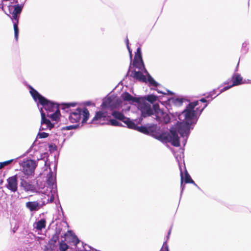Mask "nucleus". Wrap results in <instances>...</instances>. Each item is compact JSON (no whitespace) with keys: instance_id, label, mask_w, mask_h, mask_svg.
Here are the masks:
<instances>
[{"instance_id":"obj_22","label":"nucleus","mask_w":251,"mask_h":251,"mask_svg":"<svg viewBox=\"0 0 251 251\" xmlns=\"http://www.w3.org/2000/svg\"><path fill=\"white\" fill-rule=\"evenodd\" d=\"M39 204L38 201H28L26 202L25 206L31 212L39 210Z\"/></svg>"},{"instance_id":"obj_35","label":"nucleus","mask_w":251,"mask_h":251,"mask_svg":"<svg viewBox=\"0 0 251 251\" xmlns=\"http://www.w3.org/2000/svg\"><path fill=\"white\" fill-rule=\"evenodd\" d=\"M249 45V42L245 41L242 44L241 51L243 53H246L248 51L247 46Z\"/></svg>"},{"instance_id":"obj_20","label":"nucleus","mask_w":251,"mask_h":251,"mask_svg":"<svg viewBox=\"0 0 251 251\" xmlns=\"http://www.w3.org/2000/svg\"><path fill=\"white\" fill-rule=\"evenodd\" d=\"M140 100L144 102L148 101L152 104L157 100L158 97L153 94H150L144 96H140Z\"/></svg>"},{"instance_id":"obj_6","label":"nucleus","mask_w":251,"mask_h":251,"mask_svg":"<svg viewBox=\"0 0 251 251\" xmlns=\"http://www.w3.org/2000/svg\"><path fill=\"white\" fill-rule=\"evenodd\" d=\"M131 64L130 63L128 71L125 75V77L130 76L136 80H138L142 82H148L150 86H151L155 88L160 85V84L150 75L148 72V73H145L147 75L146 77L143 74V72L141 71H137L135 70H134L131 71Z\"/></svg>"},{"instance_id":"obj_54","label":"nucleus","mask_w":251,"mask_h":251,"mask_svg":"<svg viewBox=\"0 0 251 251\" xmlns=\"http://www.w3.org/2000/svg\"><path fill=\"white\" fill-rule=\"evenodd\" d=\"M238 65H239V62L238 63L237 65V67H236V69H235V72H236V71H238Z\"/></svg>"},{"instance_id":"obj_28","label":"nucleus","mask_w":251,"mask_h":251,"mask_svg":"<svg viewBox=\"0 0 251 251\" xmlns=\"http://www.w3.org/2000/svg\"><path fill=\"white\" fill-rule=\"evenodd\" d=\"M121 101L120 100L117 99L115 100L113 99L109 109H110L112 111L113 110H116L115 109L119 108V107L121 106Z\"/></svg>"},{"instance_id":"obj_36","label":"nucleus","mask_w":251,"mask_h":251,"mask_svg":"<svg viewBox=\"0 0 251 251\" xmlns=\"http://www.w3.org/2000/svg\"><path fill=\"white\" fill-rule=\"evenodd\" d=\"M134 57H135V59H136L137 57L140 58H142L141 48L140 47H138L136 51L135 52Z\"/></svg>"},{"instance_id":"obj_37","label":"nucleus","mask_w":251,"mask_h":251,"mask_svg":"<svg viewBox=\"0 0 251 251\" xmlns=\"http://www.w3.org/2000/svg\"><path fill=\"white\" fill-rule=\"evenodd\" d=\"M15 159H12L9 160H7L4 162H0V169L3 168L4 166L8 165L11 162H12Z\"/></svg>"},{"instance_id":"obj_23","label":"nucleus","mask_w":251,"mask_h":251,"mask_svg":"<svg viewBox=\"0 0 251 251\" xmlns=\"http://www.w3.org/2000/svg\"><path fill=\"white\" fill-rule=\"evenodd\" d=\"M184 181L185 183H191L194 185L196 187H197L199 189H200L199 186H198L197 184L194 182V181L192 179L191 176L188 173L185 167H184Z\"/></svg>"},{"instance_id":"obj_17","label":"nucleus","mask_w":251,"mask_h":251,"mask_svg":"<svg viewBox=\"0 0 251 251\" xmlns=\"http://www.w3.org/2000/svg\"><path fill=\"white\" fill-rule=\"evenodd\" d=\"M132 65L133 67L138 69L140 71H142L144 73H148V71L145 68V64L143 60V58H134Z\"/></svg>"},{"instance_id":"obj_40","label":"nucleus","mask_w":251,"mask_h":251,"mask_svg":"<svg viewBox=\"0 0 251 251\" xmlns=\"http://www.w3.org/2000/svg\"><path fill=\"white\" fill-rule=\"evenodd\" d=\"M159 251H170L168 246L167 244V241L164 242L163 246Z\"/></svg>"},{"instance_id":"obj_26","label":"nucleus","mask_w":251,"mask_h":251,"mask_svg":"<svg viewBox=\"0 0 251 251\" xmlns=\"http://www.w3.org/2000/svg\"><path fill=\"white\" fill-rule=\"evenodd\" d=\"M60 105L63 110H64L66 112H68L70 107L75 106L76 105V103L75 102H63L60 104Z\"/></svg>"},{"instance_id":"obj_43","label":"nucleus","mask_w":251,"mask_h":251,"mask_svg":"<svg viewBox=\"0 0 251 251\" xmlns=\"http://www.w3.org/2000/svg\"><path fill=\"white\" fill-rule=\"evenodd\" d=\"M55 194H54L53 193H51V196L50 197V199H48L47 200V201H48V203L49 202H52L54 200V195Z\"/></svg>"},{"instance_id":"obj_19","label":"nucleus","mask_w":251,"mask_h":251,"mask_svg":"<svg viewBox=\"0 0 251 251\" xmlns=\"http://www.w3.org/2000/svg\"><path fill=\"white\" fill-rule=\"evenodd\" d=\"M108 117L107 112H105L104 110L97 111L96 112L95 116L92 120V123L99 120L107 121Z\"/></svg>"},{"instance_id":"obj_24","label":"nucleus","mask_w":251,"mask_h":251,"mask_svg":"<svg viewBox=\"0 0 251 251\" xmlns=\"http://www.w3.org/2000/svg\"><path fill=\"white\" fill-rule=\"evenodd\" d=\"M46 221L45 219H41L34 224V227L38 230H42L46 227Z\"/></svg>"},{"instance_id":"obj_7","label":"nucleus","mask_w":251,"mask_h":251,"mask_svg":"<svg viewBox=\"0 0 251 251\" xmlns=\"http://www.w3.org/2000/svg\"><path fill=\"white\" fill-rule=\"evenodd\" d=\"M23 8V4H17L14 5H9L8 10L9 13L11 14V19L13 24L14 30V37L16 41H18L19 29L18 27L19 19L20 15Z\"/></svg>"},{"instance_id":"obj_31","label":"nucleus","mask_w":251,"mask_h":251,"mask_svg":"<svg viewBox=\"0 0 251 251\" xmlns=\"http://www.w3.org/2000/svg\"><path fill=\"white\" fill-rule=\"evenodd\" d=\"M72 241L71 242L74 244V245L75 247V249L77 247V245L80 242V240L78 239L77 236L74 233H72Z\"/></svg>"},{"instance_id":"obj_29","label":"nucleus","mask_w":251,"mask_h":251,"mask_svg":"<svg viewBox=\"0 0 251 251\" xmlns=\"http://www.w3.org/2000/svg\"><path fill=\"white\" fill-rule=\"evenodd\" d=\"M112 100L113 99L110 97H108L107 99L103 100L101 104V107L103 109H109Z\"/></svg>"},{"instance_id":"obj_51","label":"nucleus","mask_w":251,"mask_h":251,"mask_svg":"<svg viewBox=\"0 0 251 251\" xmlns=\"http://www.w3.org/2000/svg\"><path fill=\"white\" fill-rule=\"evenodd\" d=\"M126 47H128L129 46V40H128L127 37H126Z\"/></svg>"},{"instance_id":"obj_32","label":"nucleus","mask_w":251,"mask_h":251,"mask_svg":"<svg viewBox=\"0 0 251 251\" xmlns=\"http://www.w3.org/2000/svg\"><path fill=\"white\" fill-rule=\"evenodd\" d=\"M80 126V124H76L75 125H70L68 126H66L62 127V130H70L73 129H75L78 128Z\"/></svg>"},{"instance_id":"obj_38","label":"nucleus","mask_w":251,"mask_h":251,"mask_svg":"<svg viewBox=\"0 0 251 251\" xmlns=\"http://www.w3.org/2000/svg\"><path fill=\"white\" fill-rule=\"evenodd\" d=\"M216 89H214L213 91L209 92L206 96V98L207 99H211V100H212L214 98L216 97L218 95H217L216 96L213 97V96L216 94Z\"/></svg>"},{"instance_id":"obj_49","label":"nucleus","mask_w":251,"mask_h":251,"mask_svg":"<svg viewBox=\"0 0 251 251\" xmlns=\"http://www.w3.org/2000/svg\"><path fill=\"white\" fill-rule=\"evenodd\" d=\"M171 229H170L169 230V231H168V234H167V236H166V238H167V240H168V239H169V236H170V234H171Z\"/></svg>"},{"instance_id":"obj_57","label":"nucleus","mask_w":251,"mask_h":251,"mask_svg":"<svg viewBox=\"0 0 251 251\" xmlns=\"http://www.w3.org/2000/svg\"><path fill=\"white\" fill-rule=\"evenodd\" d=\"M49 148H51V146H49Z\"/></svg>"},{"instance_id":"obj_3","label":"nucleus","mask_w":251,"mask_h":251,"mask_svg":"<svg viewBox=\"0 0 251 251\" xmlns=\"http://www.w3.org/2000/svg\"><path fill=\"white\" fill-rule=\"evenodd\" d=\"M111 115L114 119L123 122L128 128L136 130L144 134H151L154 132L156 128V126L153 124L138 126L130 118L125 117L122 112L117 110H113Z\"/></svg>"},{"instance_id":"obj_18","label":"nucleus","mask_w":251,"mask_h":251,"mask_svg":"<svg viewBox=\"0 0 251 251\" xmlns=\"http://www.w3.org/2000/svg\"><path fill=\"white\" fill-rule=\"evenodd\" d=\"M185 99L182 98H170L168 99L167 101V104L168 105H174V106L178 107L182 105V103Z\"/></svg>"},{"instance_id":"obj_52","label":"nucleus","mask_w":251,"mask_h":251,"mask_svg":"<svg viewBox=\"0 0 251 251\" xmlns=\"http://www.w3.org/2000/svg\"><path fill=\"white\" fill-rule=\"evenodd\" d=\"M166 91H167V92L168 94H170V95H174V93L173 92H172V91H170L169 90H166Z\"/></svg>"},{"instance_id":"obj_12","label":"nucleus","mask_w":251,"mask_h":251,"mask_svg":"<svg viewBox=\"0 0 251 251\" xmlns=\"http://www.w3.org/2000/svg\"><path fill=\"white\" fill-rule=\"evenodd\" d=\"M232 84L230 85L225 86L223 88L221 89L220 91V93L218 94L217 95H219L220 94L228 90L233 86H238L243 83V78L239 74H233L232 76Z\"/></svg>"},{"instance_id":"obj_48","label":"nucleus","mask_w":251,"mask_h":251,"mask_svg":"<svg viewBox=\"0 0 251 251\" xmlns=\"http://www.w3.org/2000/svg\"><path fill=\"white\" fill-rule=\"evenodd\" d=\"M92 102L91 101H87L85 102V104L87 106H90L92 104Z\"/></svg>"},{"instance_id":"obj_14","label":"nucleus","mask_w":251,"mask_h":251,"mask_svg":"<svg viewBox=\"0 0 251 251\" xmlns=\"http://www.w3.org/2000/svg\"><path fill=\"white\" fill-rule=\"evenodd\" d=\"M122 100L125 101H127L130 104H137L140 100V96L134 97L128 92H124L121 95Z\"/></svg>"},{"instance_id":"obj_4","label":"nucleus","mask_w":251,"mask_h":251,"mask_svg":"<svg viewBox=\"0 0 251 251\" xmlns=\"http://www.w3.org/2000/svg\"><path fill=\"white\" fill-rule=\"evenodd\" d=\"M199 104V101H194L189 102L186 106L185 108L181 112H176L175 113H171L169 110V113L171 114L173 119L176 120V117L181 121L182 117H184L185 120L190 121L189 125H195L203 110L207 106V104H205L204 106L199 111V114L197 116L195 114L193 108H195Z\"/></svg>"},{"instance_id":"obj_33","label":"nucleus","mask_w":251,"mask_h":251,"mask_svg":"<svg viewBox=\"0 0 251 251\" xmlns=\"http://www.w3.org/2000/svg\"><path fill=\"white\" fill-rule=\"evenodd\" d=\"M179 170H180V176H181V184H180V188H181L180 197H181L182 196L183 191H184L185 186L183 185V184L184 177H183V174H182V169L180 165H179Z\"/></svg>"},{"instance_id":"obj_56","label":"nucleus","mask_w":251,"mask_h":251,"mask_svg":"<svg viewBox=\"0 0 251 251\" xmlns=\"http://www.w3.org/2000/svg\"><path fill=\"white\" fill-rule=\"evenodd\" d=\"M228 83V81H226L224 83V84H227Z\"/></svg>"},{"instance_id":"obj_2","label":"nucleus","mask_w":251,"mask_h":251,"mask_svg":"<svg viewBox=\"0 0 251 251\" xmlns=\"http://www.w3.org/2000/svg\"><path fill=\"white\" fill-rule=\"evenodd\" d=\"M138 109L141 112V116L146 118L148 116L153 115L155 119L159 123L167 124L171 122V117L169 114L163 111L159 107L158 103H155L151 105L148 102H144L139 100L137 103Z\"/></svg>"},{"instance_id":"obj_1","label":"nucleus","mask_w":251,"mask_h":251,"mask_svg":"<svg viewBox=\"0 0 251 251\" xmlns=\"http://www.w3.org/2000/svg\"><path fill=\"white\" fill-rule=\"evenodd\" d=\"M29 93L38 106L41 105L47 112V116L52 121H57L61 116L58 103L51 101L40 94L30 85H27Z\"/></svg>"},{"instance_id":"obj_47","label":"nucleus","mask_w":251,"mask_h":251,"mask_svg":"<svg viewBox=\"0 0 251 251\" xmlns=\"http://www.w3.org/2000/svg\"><path fill=\"white\" fill-rule=\"evenodd\" d=\"M206 98H201L199 101V102L201 101L203 103H206L207 102V100H206Z\"/></svg>"},{"instance_id":"obj_8","label":"nucleus","mask_w":251,"mask_h":251,"mask_svg":"<svg viewBox=\"0 0 251 251\" xmlns=\"http://www.w3.org/2000/svg\"><path fill=\"white\" fill-rule=\"evenodd\" d=\"M190 121L182 119L180 122L178 121V132L180 136L183 138L182 143L185 146L190 133V130L193 129L195 125H189Z\"/></svg>"},{"instance_id":"obj_9","label":"nucleus","mask_w":251,"mask_h":251,"mask_svg":"<svg viewBox=\"0 0 251 251\" xmlns=\"http://www.w3.org/2000/svg\"><path fill=\"white\" fill-rule=\"evenodd\" d=\"M40 112L41 116V126L39 130L51 129L54 126V123H52L51 122L52 120L47 116V114L44 112L42 108H40Z\"/></svg>"},{"instance_id":"obj_16","label":"nucleus","mask_w":251,"mask_h":251,"mask_svg":"<svg viewBox=\"0 0 251 251\" xmlns=\"http://www.w3.org/2000/svg\"><path fill=\"white\" fill-rule=\"evenodd\" d=\"M82 109L77 108L74 111L70 112L69 119L71 123L79 122L81 118Z\"/></svg>"},{"instance_id":"obj_55","label":"nucleus","mask_w":251,"mask_h":251,"mask_svg":"<svg viewBox=\"0 0 251 251\" xmlns=\"http://www.w3.org/2000/svg\"><path fill=\"white\" fill-rule=\"evenodd\" d=\"M176 160L177 161V162H179L178 157L177 156H176ZM178 164H179V163H178Z\"/></svg>"},{"instance_id":"obj_25","label":"nucleus","mask_w":251,"mask_h":251,"mask_svg":"<svg viewBox=\"0 0 251 251\" xmlns=\"http://www.w3.org/2000/svg\"><path fill=\"white\" fill-rule=\"evenodd\" d=\"M107 125H111L115 126H123L122 123L115 119H112L110 116H108L107 118Z\"/></svg>"},{"instance_id":"obj_11","label":"nucleus","mask_w":251,"mask_h":251,"mask_svg":"<svg viewBox=\"0 0 251 251\" xmlns=\"http://www.w3.org/2000/svg\"><path fill=\"white\" fill-rule=\"evenodd\" d=\"M37 166L36 161L32 159L27 160L26 161L24 162L23 169L24 174L27 176L32 175L34 173Z\"/></svg>"},{"instance_id":"obj_58","label":"nucleus","mask_w":251,"mask_h":251,"mask_svg":"<svg viewBox=\"0 0 251 251\" xmlns=\"http://www.w3.org/2000/svg\"><path fill=\"white\" fill-rule=\"evenodd\" d=\"M18 158H19V157H17V158L15 159V160H16V159H18Z\"/></svg>"},{"instance_id":"obj_41","label":"nucleus","mask_w":251,"mask_h":251,"mask_svg":"<svg viewBox=\"0 0 251 251\" xmlns=\"http://www.w3.org/2000/svg\"><path fill=\"white\" fill-rule=\"evenodd\" d=\"M36 141V139L35 140V141L33 142V143L32 144V145H31V146L26 151L24 154L23 156H25L26 155H27V154H28L32 150V149L33 148V146H35V142Z\"/></svg>"},{"instance_id":"obj_13","label":"nucleus","mask_w":251,"mask_h":251,"mask_svg":"<svg viewBox=\"0 0 251 251\" xmlns=\"http://www.w3.org/2000/svg\"><path fill=\"white\" fill-rule=\"evenodd\" d=\"M6 187L12 192H15L18 190V181L17 176L9 177L7 179Z\"/></svg>"},{"instance_id":"obj_10","label":"nucleus","mask_w":251,"mask_h":251,"mask_svg":"<svg viewBox=\"0 0 251 251\" xmlns=\"http://www.w3.org/2000/svg\"><path fill=\"white\" fill-rule=\"evenodd\" d=\"M56 169L57 165H55L54 167V169L55 170L54 175L51 170H50L47 179V183L49 187L51 189V193H53L54 194L57 193V185L56 180Z\"/></svg>"},{"instance_id":"obj_53","label":"nucleus","mask_w":251,"mask_h":251,"mask_svg":"<svg viewBox=\"0 0 251 251\" xmlns=\"http://www.w3.org/2000/svg\"><path fill=\"white\" fill-rule=\"evenodd\" d=\"M60 207L61 211V212H62V215H64V212H63V209H62V207H61V205H60Z\"/></svg>"},{"instance_id":"obj_27","label":"nucleus","mask_w":251,"mask_h":251,"mask_svg":"<svg viewBox=\"0 0 251 251\" xmlns=\"http://www.w3.org/2000/svg\"><path fill=\"white\" fill-rule=\"evenodd\" d=\"M83 115V118L82 120V125L86 123L89 118L90 113L88 110L86 108H84L82 110L81 115Z\"/></svg>"},{"instance_id":"obj_42","label":"nucleus","mask_w":251,"mask_h":251,"mask_svg":"<svg viewBox=\"0 0 251 251\" xmlns=\"http://www.w3.org/2000/svg\"><path fill=\"white\" fill-rule=\"evenodd\" d=\"M48 203V201H38V203L39 204V209L42 208L43 206L45 205Z\"/></svg>"},{"instance_id":"obj_5","label":"nucleus","mask_w":251,"mask_h":251,"mask_svg":"<svg viewBox=\"0 0 251 251\" xmlns=\"http://www.w3.org/2000/svg\"><path fill=\"white\" fill-rule=\"evenodd\" d=\"M153 125L156 126L155 131L151 134H146L147 135H151L163 143H171L174 147H180V143L179 137L178 136V122L175 127H172L171 128L169 133L164 132L159 133L157 132L158 130V126L156 124Z\"/></svg>"},{"instance_id":"obj_50","label":"nucleus","mask_w":251,"mask_h":251,"mask_svg":"<svg viewBox=\"0 0 251 251\" xmlns=\"http://www.w3.org/2000/svg\"><path fill=\"white\" fill-rule=\"evenodd\" d=\"M2 2V0H1L0 1V8L3 10V5Z\"/></svg>"},{"instance_id":"obj_34","label":"nucleus","mask_w":251,"mask_h":251,"mask_svg":"<svg viewBox=\"0 0 251 251\" xmlns=\"http://www.w3.org/2000/svg\"><path fill=\"white\" fill-rule=\"evenodd\" d=\"M82 246L83 247L82 249H80L79 248L76 249V251H88L86 248V246H87L89 248L91 249L92 251H97V250L92 248L91 246L87 245L86 244H84L83 242H81Z\"/></svg>"},{"instance_id":"obj_21","label":"nucleus","mask_w":251,"mask_h":251,"mask_svg":"<svg viewBox=\"0 0 251 251\" xmlns=\"http://www.w3.org/2000/svg\"><path fill=\"white\" fill-rule=\"evenodd\" d=\"M20 186L22 187L24 190L28 192L30 191L32 192H36V189L35 186L30 184L29 183L26 182L25 180H23L21 183H20Z\"/></svg>"},{"instance_id":"obj_44","label":"nucleus","mask_w":251,"mask_h":251,"mask_svg":"<svg viewBox=\"0 0 251 251\" xmlns=\"http://www.w3.org/2000/svg\"><path fill=\"white\" fill-rule=\"evenodd\" d=\"M126 47H127V49L129 53L130 59V63L131 64V61H132V50H131V49L130 48L129 46Z\"/></svg>"},{"instance_id":"obj_30","label":"nucleus","mask_w":251,"mask_h":251,"mask_svg":"<svg viewBox=\"0 0 251 251\" xmlns=\"http://www.w3.org/2000/svg\"><path fill=\"white\" fill-rule=\"evenodd\" d=\"M69 248V246L65 242L64 240H61L59 243V249L60 251H66Z\"/></svg>"},{"instance_id":"obj_39","label":"nucleus","mask_w":251,"mask_h":251,"mask_svg":"<svg viewBox=\"0 0 251 251\" xmlns=\"http://www.w3.org/2000/svg\"><path fill=\"white\" fill-rule=\"evenodd\" d=\"M49 134L48 133L43 132H39L37 134V137L39 138H46L49 136Z\"/></svg>"},{"instance_id":"obj_15","label":"nucleus","mask_w":251,"mask_h":251,"mask_svg":"<svg viewBox=\"0 0 251 251\" xmlns=\"http://www.w3.org/2000/svg\"><path fill=\"white\" fill-rule=\"evenodd\" d=\"M60 231H56L55 233L52 236L48 242V246H46V250L52 251L54 249L55 244L59 239Z\"/></svg>"},{"instance_id":"obj_46","label":"nucleus","mask_w":251,"mask_h":251,"mask_svg":"<svg viewBox=\"0 0 251 251\" xmlns=\"http://www.w3.org/2000/svg\"><path fill=\"white\" fill-rule=\"evenodd\" d=\"M153 90L156 91L158 93H160V94H164V95H166V93L164 92H162V91L159 90L157 88H153Z\"/></svg>"},{"instance_id":"obj_45","label":"nucleus","mask_w":251,"mask_h":251,"mask_svg":"<svg viewBox=\"0 0 251 251\" xmlns=\"http://www.w3.org/2000/svg\"><path fill=\"white\" fill-rule=\"evenodd\" d=\"M201 109L200 108V107H197L196 109L195 108H193V110L195 112V114L197 116V115L199 114V111Z\"/></svg>"}]
</instances>
